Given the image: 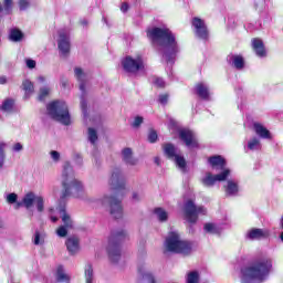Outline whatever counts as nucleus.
I'll list each match as a JSON object with an SVG mask.
<instances>
[{
  "label": "nucleus",
  "instance_id": "nucleus-27",
  "mask_svg": "<svg viewBox=\"0 0 283 283\" xmlns=\"http://www.w3.org/2000/svg\"><path fill=\"white\" fill-rule=\"evenodd\" d=\"M164 154L169 158V160H174L178 154H176V146L171 143H167L164 145Z\"/></svg>",
  "mask_w": 283,
  "mask_h": 283
},
{
  "label": "nucleus",
  "instance_id": "nucleus-23",
  "mask_svg": "<svg viewBox=\"0 0 283 283\" xmlns=\"http://www.w3.org/2000/svg\"><path fill=\"white\" fill-rule=\"evenodd\" d=\"M208 163L211 165V167H220L223 171L227 167V160L222 158L220 155L212 156L208 159Z\"/></svg>",
  "mask_w": 283,
  "mask_h": 283
},
{
  "label": "nucleus",
  "instance_id": "nucleus-16",
  "mask_svg": "<svg viewBox=\"0 0 283 283\" xmlns=\"http://www.w3.org/2000/svg\"><path fill=\"white\" fill-rule=\"evenodd\" d=\"M137 273H138V282H147V283H156V280L154 279V274L147 270V266L145 263L139 262L137 265Z\"/></svg>",
  "mask_w": 283,
  "mask_h": 283
},
{
  "label": "nucleus",
  "instance_id": "nucleus-17",
  "mask_svg": "<svg viewBox=\"0 0 283 283\" xmlns=\"http://www.w3.org/2000/svg\"><path fill=\"white\" fill-rule=\"evenodd\" d=\"M179 138L184 140L186 147H198L196 135L189 129L179 130Z\"/></svg>",
  "mask_w": 283,
  "mask_h": 283
},
{
  "label": "nucleus",
  "instance_id": "nucleus-14",
  "mask_svg": "<svg viewBox=\"0 0 283 283\" xmlns=\"http://www.w3.org/2000/svg\"><path fill=\"white\" fill-rule=\"evenodd\" d=\"M191 23L195 28L196 36H198V39H202V41H209V29L207 28L205 20L200 18H193Z\"/></svg>",
  "mask_w": 283,
  "mask_h": 283
},
{
  "label": "nucleus",
  "instance_id": "nucleus-49",
  "mask_svg": "<svg viewBox=\"0 0 283 283\" xmlns=\"http://www.w3.org/2000/svg\"><path fill=\"white\" fill-rule=\"evenodd\" d=\"M50 156H51V158H52V160H53L54 163H59V160H61V153H60V151L52 150V151L50 153Z\"/></svg>",
  "mask_w": 283,
  "mask_h": 283
},
{
  "label": "nucleus",
  "instance_id": "nucleus-3",
  "mask_svg": "<svg viewBox=\"0 0 283 283\" xmlns=\"http://www.w3.org/2000/svg\"><path fill=\"white\" fill-rule=\"evenodd\" d=\"M271 261L261 260L251 263L250 265L241 269V282L242 283H253V282H264L269 277L271 271Z\"/></svg>",
  "mask_w": 283,
  "mask_h": 283
},
{
  "label": "nucleus",
  "instance_id": "nucleus-19",
  "mask_svg": "<svg viewBox=\"0 0 283 283\" xmlns=\"http://www.w3.org/2000/svg\"><path fill=\"white\" fill-rule=\"evenodd\" d=\"M122 158L125 165H130V167H136V165H138V159L134 157L132 148H124L122 150Z\"/></svg>",
  "mask_w": 283,
  "mask_h": 283
},
{
  "label": "nucleus",
  "instance_id": "nucleus-63",
  "mask_svg": "<svg viewBox=\"0 0 283 283\" xmlns=\"http://www.w3.org/2000/svg\"><path fill=\"white\" fill-rule=\"evenodd\" d=\"M39 81H41V83H43V82L45 81V77L40 76V77H39Z\"/></svg>",
  "mask_w": 283,
  "mask_h": 283
},
{
  "label": "nucleus",
  "instance_id": "nucleus-20",
  "mask_svg": "<svg viewBox=\"0 0 283 283\" xmlns=\"http://www.w3.org/2000/svg\"><path fill=\"white\" fill-rule=\"evenodd\" d=\"M252 49L254 50L256 56H266V50L264 49V42L259 38L252 39Z\"/></svg>",
  "mask_w": 283,
  "mask_h": 283
},
{
  "label": "nucleus",
  "instance_id": "nucleus-1",
  "mask_svg": "<svg viewBox=\"0 0 283 283\" xmlns=\"http://www.w3.org/2000/svg\"><path fill=\"white\" fill-rule=\"evenodd\" d=\"M67 198H85V190L83 184L76 179L74 175V168L70 161H66L62 170V191L60 196V203L57 211L61 214L63 226L66 229H74V221L67 211L65 210V202Z\"/></svg>",
  "mask_w": 283,
  "mask_h": 283
},
{
  "label": "nucleus",
  "instance_id": "nucleus-6",
  "mask_svg": "<svg viewBox=\"0 0 283 283\" xmlns=\"http://www.w3.org/2000/svg\"><path fill=\"white\" fill-rule=\"evenodd\" d=\"M125 238H127V232L123 229L113 230L111 232L106 251L111 262L114 264L118 263V260H120V242H123Z\"/></svg>",
  "mask_w": 283,
  "mask_h": 283
},
{
  "label": "nucleus",
  "instance_id": "nucleus-12",
  "mask_svg": "<svg viewBox=\"0 0 283 283\" xmlns=\"http://www.w3.org/2000/svg\"><path fill=\"white\" fill-rule=\"evenodd\" d=\"M74 74H75V77L77 78V81L80 82V90L82 92L81 107H82V112L85 116V114H87V102L85 101V96H87V92L85 91V80L87 78V75L85 74V72H83V69H81V67H75Z\"/></svg>",
  "mask_w": 283,
  "mask_h": 283
},
{
  "label": "nucleus",
  "instance_id": "nucleus-50",
  "mask_svg": "<svg viewBox=\"0 0 283 283\" xmlns=\"http://www.w3.org/2000/svg\"><path fill=\"white\" fill-rule=\"evenodd\" d=\"M158 101L161 105H167V103H169V94L166 93V94L159 95Z\"/></svg>",
  "mask_w": 283,
  "mask_h": 283
},
{
  "label": "nucleus",
  "instance_id": "nucleus-48",
  "mask_svg": "<svg viewBox=\"0 0 283 283\" xmlns=\"http://www.w3.org/2000/svg\"><path fill=\"white\" fill-rule=\"evenodd\" d=\"M33 243L35 244V247H39V244H43V240L41 241V232H39V230H35Z\"/></svg>",
  "mask_w": 283,
  "mask_h": 283
},
{
  "label": "nucleus",
  "instance_id": "nucleus-43",
  "mask_svg": "<svg viewBox=\"0 0 283 283\" xmlns=\"http://www.w3.org/2000/svg\"><path fill=\"white\" fill-rule=\"evenodd\" d=\"M67 229H70V228H65V226H60L56 230V234L59 235V238H66Z\"/></svg>",
  "mask_w": 283,
  "mask_h": 283
},
{
  "label": "nucleus",
  "instance_id": "nucleus-2",
  "mask_svg": "<svg viewBox=\"0 0 283 283\" xmlns=\"http://www.w3.org/2000/svg\"><path fill=\"white\" fill-rule=\"evenodd\" d=\"M147 39L157 46L166 63H174L179 52L176 35L167 28L153 27L146 30Z\"/></svg>",
  "mask_w": 283,
  "mask_h": 283
},
{
  "label": "nucleus",
  "instance_id": "nucleus-24",
  "mask_svg": "<svg viewBox=\"0 0 283 283\" xmlns=\"http://www.w3.org/2000/svg\"><path fill=\"white\" fill-rule=\"evenodd\" d=\"M226 196H238V192L240 191V188L238 186V182L233 180H228L227 185L224 186Z\"/></svg>",
  "mask_w": 283,
  "mask_h": 283
},
{
  "label": "nucleus",
  "instance_id": "nucleus-26",
  "mask_svg": "<svg viewBox=\"0 0 283 283\" xmlns=\"http://www.w3.org/2000/svg\"><path fill=\"white\" fill-rule=\"evenodd\" d=\"M196 94L203 101H209V87L202 83L196 85Z\"/></svg>",
  "mask_w": 283,
  "mask_h": 283
},
{
  "label": "nucleus",
  "instance_id": "nucleus-30",
  "mask_svg": "<svg viewBox=\"0 0 283 283\" xmlns=\"http://www.w3.org/2000/svg\"><path fill=\"white\" fill-rule=\"evenodd\" d=\"M9 39L14 43H19L23 40V32H21V30L19 29H11Z\"/></svg>",
  "mask_w": 283,
  "mask_h": 283
},
{
  "label": "nucleus",
  "instance_id": "nucleus-11",
  "mask_svg": "<svg viewBox=\"0 0 283 283\" xmlns=\"http://www.w3.org/2000/svg\"><path fill=\"white\" fill-rule=\"evenodd\" d=\"M109 187L115 191H123L126 187L125 175H123V170L118 167L113 168L111 178H109Z\"/></svg>",
  "mask_w": 283,
  "mask_h": 283
},
{
  "label": "nucleus",
  "instance_id": "nucleus-32",
  "mask_svg": "<svg viewBox=\"0 0 283 283\" xmlns=\"http://www.w3.org/2000/svg\"><path fill=\"white\" fill-rule=\"evenodd\" d=\"M186 283H200V273L192 271L187 274Z\"/></svg>",
  "mask_w": 283,
  "mask_h": 283
},
{
  "label": "nucleus",
  "instance_id": "nucleus-31",
  "mask_svg": "<svg viewBox=\"0 0 283 283\" xmlns=\"http://www.w3.org/2000/svg\"><path fill=\"white\" fill-rule=\"evenodd\" d=\"M155 216H157L159 222H167L169 219V213H167L163 208H156Z\"/></svg>",
  "mask_w": 283,
  "mask_h": 283
},
{
  "label": "nucleus",
  "instance_id": "nucleus-44",
  "mask_svg": "<svg viewBox=\"0 0 283 283\" xmlns=\"http://www.w3.org/2000/svg\"><path fill=\"white\" fill-rule=\"evenodd\" d=\"M3 147H6V143H0V169L3 167V161L6 160V153H3Z\"/></svg>",
  "mask_w": 283,
  "mask_h": 283
},
{
  "label": "nucleus",
  "instance_id": "nucleus-46",
  "mask_svg": "<svg viewBox=\"0 0 283 283\" xmlns=\"http://www.w3.org/2000/svg\"><path fill=\"white\" fill-rule=\"evenodd\" d=\"M143 122H144L143 116H136L134 122L132 123V127H134V129H138V127H140Z\"/></svg>",
  "mask_w": 283,
  "mask_h": 283
},
{
  "label": "nucleus",
  "instance_id": "nucleus-40",
  "mask_svg": "<svg viewBox=\"0 0 283 283\" xmlns=\"http://www.w3.org/2000/svg\"><path fill=\"white\" fill-rule=\"evenodd\" d=\"M50 96V87L40 88V94L38 96V101H45Z\"/></svg>",
  "mask_w": 283,
  "mask_h": 283
},
{
  "label": "nucleus",
  "instance_id": "nucleus-15",
  "mask_svg": "<svg viewBox=\"0 0 283 283\" xmlns=\"http://www.w3.org/2000/svg\"><path fill=\"white\" fill-rule=\"evenodd\" d=\"M57 34H59L57 48L61 54H63V56H67V54H70V48H71L70 33H67V31L65 30H60Z\"/></svg>",
  "mask_w": 283,
  "mask_h": 283
},
{
  "label": "nucleus",
  "instance_id": "nucleus-10",
  "mask_svg": "<svg viewBox=\"0 0 283 283\" xmlns=\"http://www.w3.org/2000/svg\"><path fill=\"white\" fill-rule=\"evenodd\" d=\"M122 67L125 72H127V74H136L145 70V61H143L142 56H137L136 59H134L127 55L122 61Z\"/></svg>",
  "mask_w": 283,
  "mask_h": 283
},
{
  "label": "nucleus",
  "instance_id": "nucleus-60",
  "mask_svg": "<svg viewBox=\"0 0 283 283\" xmlns=\"http://www.w3.org/2000/svg\"><path fill=\"white\" fill-rule=\"evenodd\" d=\"M0 229H6V223L3 222V219L0 217Z\"/></svg>",
  "mask_w": 283,
  "mask_h": 283
},
{
  "label": "nucleus",
  "instance_id": "nucleus-47",
  "mask_svg": "<svg viewBox=\"0 0 283 283\" xmlns=\"http://www.w3.org/2000/svg\"><path fill=\"white\" fill-rule=\"evenodd\" d=\"M20 10H28L30 8V0H18Z\"/></svg>",
  "mask_w": 283,
  "mask_h": 283
},
{
  "label": "nucleus",
  "instance_id": "nucleus-52",
  "mask_svg": "<svg viewBox=\"0 0 283 283\" xmlns=\"http://www.w3.org/2000/svg\"><path fill=\"white\" fill-rule=\"evenodd\" d=\"M25 63H27V67H29V70H34V67H36V61H34L32 59H27Z\"/></svg>",
  "mask_w": 283,
  "mask_h": 283
},
{
  "label": "nucleus",
  "instance_id": "nucleus-35",
  "mask_svg": "<svg viewBox=\"0 0 283 283\" xmlns=\"http://www.w3.org/2000/svg\"><path fill=\"white\" fill-rule=\"evenodd\" d=\"M203 231H206V233H211L212 235H218L220 233V229H218L214 223H206L203 226Z\"/></svg>",
  "mask_w": 283,
  "mask_h": 283
},
{
  "label": "nucleus",
  "instance_id": "nucleus-57",
  "mask_svg": "<svg viewBox=\"0 0 283 283\" xmlns=\"http://www.w3.org/2000/svg\"><path fill=\"white\" fill-rule=\"evenodd\" d=\"M67 83H69V81H67V78H65V77H62L61 78V85H62V87H67Z\"/></svg>",
  "mask_w": 283,
  "mask_h": 283
},
{
  "label": "nucleus",
  "instance_id": "nucleus-21",
  "mask_svg": "<svg viewBox=\"0 0 283 283\" xmlns=\"http://www.w3.org/2000/svg\"><path fill=\"white\" fill-rule=\"evenodd\" d=\"M247 238H249V240H262L263 238H269V232L253 228L248 232Z\"/></svg>",
  "mask_w": 283,
  "mask_h": 283
},
{
  "label": "nucleus",
  "instance_id": "nucleus-36",
  "mask_svg": "<svg viewBox=\"0 0 283 283\" xmlns=\"http://www.w3.org/2000/svg\"><path fill=\"white\" fill-rule=\"evenodd\" d=\"M88 140L91 142V145H96V142L98 140V133L92 127L88 128Z\"/></svg>",
  "mask_w": 283,
  "mask_h": 283
},
{
  "label": "nucleus",
  "instance_id": "nucleus-25",
  "mask_svg": "<svg viewBox=\"0 0 283 283\" xmlns=\"http://www.w3.org/2000/svg\"><path fill=\"white\" fill-rule=\"evenodd\" d=\"M227 61L228 63H232L237 70H242L244 67V59L240 55L229 54Z\"/></svg>",
  "mask_w": 283,
  "mask_h": 283
},
{
  "label": "nucleus",
  "instance_id": "nucleus-42",
  "mask_svg": "<svg viewBox=\"0 0 283 283\" xmlns=\"http://www.w3.org/2000/svg\"><path fill=\"white\" fill-rule=\"evenodd\" d=\"M73 160L75 165H77L78 167H83V155H81L80 153H74Z\"/></svg>",
  "mask_w": 283,
  "mask_h": 283
},
{
  "label": "nucleus",
  "instance_id": "nucleus-8",
  "mask_svg": "<svg viewBox=\"0 0 283 283\" xmlns=\"http://www.w3.org/2000/svg\"><path fill=\"white\" fill-rule=\"evenodd\" d=\"M207 216V209L203 206H196L193 200L189 199L184 205V218L189 224L198 222V216Z\"/></svg>",
  "mask_w": 283,
  "mask_h": 283
},
{
  "label": "nucleus",
  "instance_id": "nucleus-34",
  "mask_svg": "<svg viewBox=\"0 0 283 283\" xmlns=\"http://www.w3.org/2000/svg\"><path fill=\"white\" fill-rule=\"evenodd\" d=\"M22 87L25 92V96L29 94H34V84L30 80H24L22 82Z\"/></svg>",
  "mask_w": 283,
  "mask_h": 283
},
{
  "label": "nucleus",
  "instance_id": "nucleus-45",
  "mask_svg": "<svg viewBox=\"0 0 283 283\" xmlns=\"http://www.w3.org/2000/svg\"><path fill=\"white\" fill-rule=\"evenodd\" d=\"M153 83L156 87H160L161 90L165 88V80H163L161 77H155L153 80Z\"/></svg>",
  "mask_w": 283,
  "mask_h": 283
},
{
  "label": "nucleus",
  "instance_id": "nucleus-29",
  "mask_svg": "<svg viewBox=\"0 0 283 283\" xmlns=\"http://www.w3.org/2000/svg\"><path fill=\"white\" fill-rule=\"evenodd\" d=\"M172 160H175L176 166L180 171H182V174H187V160L185 157L177 155Z\"/></svg>",
  "mask_w": 283,
  "mask_h": 283
},
{
  "label": "nucleus",
  "instance_id": "nucleus-13",
  "mask_svg": "<svg viewBox=\"0 0 283 283\" xmlns=\"http://www.w3.org/2000/svg\"><path fill=\"white\" fill-rule=\"evenodd\" d=\"M229 176H231L230 169H226L218 175L206 172V176L201 178L200 182L203 185V187H213L216 182H224Z\"/></svg>",
  "mask_w": 283,
  "mask_h": 283
},
{
  "label": "nucleus",
  "instance_id": "nucleus-51",
  "mask_svg": "<svg viewBox=\"0 0 283 283\" xmlns=\"http://www.w3.org/2000/svg\"><path fill=\"white\" fill-rule=\"evenodd\" d=\"M94 164L96 169H101V167H103V159H101V156L98 155L94 156Z\"/></svg>",
  "mask_w": 283,
  "mask_h": 283
},
{
  "label": "nucleus",
  "instance_id": "nucleus-28",
  "mask_svg": "<svg viewBox=\"0 0 283 283\" xmlns=\"http://www.w3.org/2000/svg\"><path fill=\"white\" fill-rule=\"evenodd\" d=\"M56 282H67L70 283V275L65 273L63 265H59L56 270Z\"/></svg>",
  "mask_w": 283,
  "mask_h": 283
},
{
  "label": "nucleus",
  "instance_id": "nucleus-4",
  "mask_svg": "<svg viewBox=\"0 0 283 283\" xmlns=\"http://www.w3.org/2000/svg\"><path fill=\"white\" fill-rule=\"evenodd\" d=\"M49 116L61 125H72V117L70 116V108L65 101L55 99L46 105Z\"/></svg>",
  "mask_w": 283,
  "mask_h": 283
},
{
  "label": "nucleus",
  "instance_id": "nucleus-9",
  "mask_svg": "<svg viewBox=\"0 0 283 283\" xmlns=\"http://www.w3.org/2000/svg\"><path fill=\"white\" fill-rule=\"evenodd\" d=\"M101 202L103 207H106L114 220H120V218H123V203L120 202V199L114 196H104L101 199Z\"/></svg>",
  "mask_w": 283,
  "mask_h": 283
},
{
  "label": "nucleus",
  "instance_id": "nucleus-62",
  "mask_svg": "<svg viewBox=\"0 0 283 283\" xmlns=\"http://www.w3.org/2000/svg\"><path fill=\"white\" fill-rule=\"evenodd\" d=\"M81 23L82 25H87V20H82Z\"/></svg>",
  "mask_w": 283,
  "mask_h": 283
},
{
  "label": "nucleus",
  "instance_id": "nucleus-39",
  "mask_svg": "<svg viewBox=\"0 0 283 283\" xmlns=\"http://www.w3.org/2000/svg\"><path fill=\"white\" fill-rule=\"evenodd\" d=\"M8 205H17V202H19V195L14 193V192H11L9 195H7V198H6Z\"/></svg>",
  "mask_w": 283,
  "mask_h": 283
},
{
  "label": "nucleus",
  "instance_id": "nucleus-61",
  "mask_svg": "<svg viewBox=\"0 0 283 283\" xmlns=\"http://www.w3.org/2000/svg\"><path fill=\"white\" fill-rule=\"evenodd\" d=\"M52 222H59V218L57 217H51Z\"/></svg>",
  "mask_w": 283,
  "mask_h": 283
},
{
  "label": "nucleus",
  "instance_id": "nucleus-59",
  "mask_svg": "<svg viewBox=\"0 0 283 283\" xmlns=\"http://www.w3.org/2000/svg\"><path fill=\"white\" fill-rule=\"evenodd\" d=\"M154 163H155V165H157L158 167H160V157H155V158H154Z\"/></svg>",
  "mask_w": 283,
  "mask_h": 283
},
{
  "label": "nucleus",
  "instance_id": "nucleus-37",
  "mask_svg": "<svg viewBox=\"0 0 283 283\" xmlns=\"http://www.w3.org/2000/svg\"><path fill=\"white\" fill-rule=\"evenodd\" d=\"M260 147H262V144H260V139H258V138H253L252 140H250L249 143H248V148L251 150V151H253V150H255V149H260Z\"/></svg>",
  "mask_w": 283,
  "mask_h": 283
},
{
  "label": "nucleus",
  "instance_id": "nucleus-64",
  "mask_svg": "<svg viewBox=\"0 0 283 283\" xmlns=\"http://www.w3.org/2000/svg\"><path fill=\"white\" fill-rule=\"evenodd\" d=\"M280 238H281V240L283 241V232L281 233Z\"/></svg>",
  "mask_w": 283,
  "mask_h": 283
},
{
  "label": "nucleus",
  "instance_id": "nucleus-7",
  "mask_svg": "<svg viewBox=\"0 0 283 283\" xmlns=\"http://www.w3.org/2000/svg\"><path fill=\"white\" fill-rule=\"evenodd\" d=\"M34 205L39 213L45 211V200L43 197L36 196L33 191H29L23 196L21 201L17 202L14 209H21V207H24V209H32Z\"/></svg>",
  "mask_w": 283,
  "mask_h": 283
},
{
  "label": "nucleus",
  "instance_id": "nucleus-56",
  "mask_svg": "<svg viewBox=\"0 0 283 283\" xmlns=\"http://www.w3.org/2000/svg\"><path fill=\"white\" fill-rule=\"evenodd\" d=\"M120 10L122 12H127V10H129V4L127 2L122 3Z\"/></svg>",
  "mask_w": 283,
  "mask_h": 283
},
{
  "label": "nucleus",
  "instance_id": "nucleus-55",
  "mask_svg": "<svg viewBox=\"0 0 283 283\" xmlns=\"http://www.w3.org/2000/svg\"><path fill=\"white\" fill-rule=\"evenodd\" d=\"M23 150V145L21 143H17L13 145V151H22Z\"/></svg>",
  "mask_w": 283,
  "mask_h": 283
},
{
  "label": "nucleus",
  "instance_id": "nucleus-18",
  "mask_svg": "<svg viewBox=\"0 0 283 283\" xmlns=\"http://www.w3.org/2000/svg\"><path fill=\"white\" fill-rule=\"evenodd\" d=\"M70 255H76L81 251V239L77 235H71L65 241Z\"/></svg>",
  "mask_w": 283,
  "mask_h": 283
},
{
  "label": "nucleus",
  "instance_id": "nucleus-22",
  "mask_svg": "<svg viewBox=\"0 0 283 283\" xmlns=\"http://www.w3.org/2000/svg\"><path fill=\"white\" fill-rule=\"evenodd\" d=\"M253 128L256 136H260V138L271 139V132H269L262 124L254 123Z\"/></svg>",
  "mask_w": 283,
  "mask_h": 283
},
{
  "label": "nucleus",
  "instance_id": "nucleus-38",
  "mask_svg": "<svg viewBox=\"0 0 283 283\" xmlns=\"http://www.w3.org/2000/svg\"><path fill=\"white\" fill-rule=\"evenodd\" d=\"M12 107H14V101L12 99H6L3 103H2V112H11L12 111Z\"/></svg>",
  "mask_w": 283,
  "mask_h": 283
},
{
  "label": "nucleus",
  "instance_id": "nucleus-53",
  "mask_svg": "<svg viewBox=\"0 0 283 283\" xmlns=\"http://www.w3.org/2000/svg\"><path fill=\"white\" fill-rule=\"evenodd\" d=\"M4 1V10L10 13V10H12V0H3Z\"/></svg>",
  "mask_w": 283,
  "mask_h": 283
},
{
  "label": "nucleus",
  "instance_id": "nucleus-5",
  "mask_svg": "<svg viewBox=\"0 0 283 283\" xmlns=\"http://www.w3.org/2000/svg\"><path fill=\"white\" fill-rule=\"evenodd\" d=\"M166 251L170 253H179L181 255H191L193 243L180 239L178 232H170L165 242Z\"/></svg>",
  "mask_w": 283,
  "mask_h": 283
},
{
  "label": "nucleus",
  "instance_id": "nucleus-54",
  "mask_svg": "<svg viewBox=\"0 0 283 283\" xmlns=\"http://www.w3.org/2000/svg\"><path fill=\"white\" fill-rule=\"evenodd\" d=\"M132 199L134 200V202H140V200H143V196L138 192H133Z\"/></svg>",
  "mask_w": 283,
  "mask_h": 283
},
{
  "label": "nucleus",
  "instance_id": "nucleus-58",
  "mask_svg": "<svg viewBox=\"0 0 283 283\" xmlns=\"http://www.w3.org/2000/svg\"><path fill=\"white\" fill-rule=\"evenodd\" d=\"M8 83V78L6 76H0V85H6Z\"/></svg>",
  "mask_w": 283,
  "mask_h": 283
},
{
  "label": "nucleus",
  "instance_id": "nucleus-41",
  "mask_svg": "<svg viewBox=\"0 0 283 283\" xmlns=\"http://www.w3.org/2000/svg\"><path fill=\"white\" fill-rule=\"evenodd\" d=\"M157 140H158V133L154 128H150L148 133V142L156 143Z\"/></svg>",
  "mask_w": 283,
  "mask_h": 283
},
{
  "label": "nucleus",
  "instance_id": "nucleus-33",
  "mask_svg": "<svg viewBox=\"0 0 283 283\" xmlns=\"http://www.w3.org/2000/svg\"><path fill=\"white\" fill-rule=\"evenodd\" d=\"M85 280L86 283L94 282V269L92 268V264H86L85 266Z\"/></svg>",
  "mask_w": 283,
  "mask_h": 283
}]
</instances>
